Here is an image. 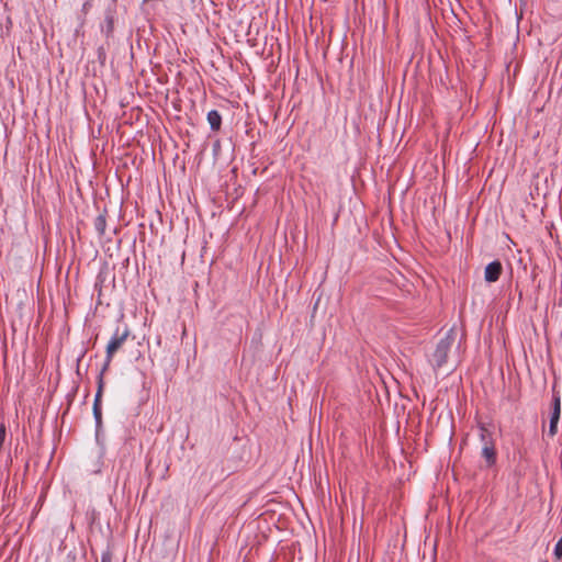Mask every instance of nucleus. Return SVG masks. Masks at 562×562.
<instances>
[{
    "mask_svg": "<svg viewBox=\"0 0 562 562\" xmlns=\"http://www.w3.org/2000/svg\"><path fill=\"white\" fill-rule=\"evenodd\" d=\"M561 415V398L560 393L555 391V387L552 389V402H551V412H550V424L548 435L553 437L558 431V423L560 420Z\"/></svg>",
    "mask_w": 562,
    "mask_h": 562,
    "instance_id": "20e7f679",
    "label": "nucleus"
},
{
    "mask_svg": "<svg viewBox=\"0 0 562 562\" xmlns=\"http://www.w3.org/2000/svg\"><path fill=\"white\" fill-rule=\"evenodd\" d=\"M108 210L104 207L102 212L94 218V228L99 237H103L106 228Z\"/></svg>",
    "mask_w": 562,
    "mask_h": 562,
    "instance_id": "1a4fd4ad",
    "label": "nucleus"
},
{
    "mask_svg": "<svg viewBox=\"0 0 562 562\" xmlns=\"http://www.w3.org/2000/svg\"><path fill=\"white\" fill-rule=\"evenodd\" d=\"M207 122L213 132H218L222 127V115L217 110H211L207 113Z\"/></svg>",
    "mask_w": 562,
    "mask_h": 562,
    "instance_id": "9d476101",
    "label": "nucleus"
},
{
    "mask_svg": "<svg viewBox=\"0 0 562 562\" xmlns=\"http://www.w3.org/2000/svg\"><path fill=\"white\" fill-rule=\"evenodd\" d=\"M113 553L110 549L105 550L101 555V562H112Z\"/></svg>",
    "mask_w": 562,
    "mask_h": 562,
    "instance_id": "f8f14e48",
    "label": "nucleus"
},
{
    "mask_svg": "<svg viewBox=\"0 0 562 562\" xmlns=\"http://www.w3.org/2000/svg\"><path fill=\"white\" fill-rule=\"evenodd\" d=\"M104 282V279L101 277V273L97 277V283H95V288L97 286H102V283Z\"/></svg>",
    "mask_w": 562,
    "mask_h": 562,
    "instance_id": "2eb2a0df",
    "label": "nucleus"
},
{
    "mask_svg": "<svg viewBox=\"0 0 562 562\" xmlns=\"http://www.w3.org/2000/svg\"><path fill=\"white\" fill-rule=\"evenodd\" d=\"M554 557L557 560H561L562 559V537L559 539V541L557 542L555 547H554Z\"/></svg>",
    "mask_w": 562,
    "mask_h": 562,
    "instance_id": "9b49d317",
    "label": "nucleus"
},
{
    "mask_svg": "<svg viewBox=\"0 0 562 562\" xmlns=\"http://www.w3.org/2000/svg\"><path fill=\"white\" fill-rule=\"evenodd\" d=\"M91 5H92V4H91V0H88V1H86V2L83 3V5H82V10H83L85 12H87V11L91 8Z\"/></svg>",
    "mask_w": 562,
    "mask_h": 562,
    "instance_id": "4468645a",
    "label": "nucleus"
},
{
    "mask_svg": "<svg viewBox=\"0 0 562 562\" xmlns=\"http://www.w3.org/2000/svg\"><path fill=\"white\" fill-rule=\"evenodd\" d=\"M116 8H117L116 0H112V2L108 5V8L104 11V23H105V25L102 26L101 31L105 35L106 38L112 37L113 33H114V22H115V18H116Z\"/></svg>",
    "mask_w": 562,
    "mask_h": 562,
    "instance_id": "39448f33",
    "label": "nucleus"
},
{
    "mask_svg": "<svg viewBox=\"0 0 562 562\" xmlns=\"http://www.w3.org/2000/svg\"><path fill=\"white\" fill-rule=\"evenodd\" d=\"M476 426L479 428V438L482 442V446L495 443L494 439V426L492 424H486L481 419L476 418Z\"/></svg>",
    "mask_w": 562,
    "mask_h": 562,
    "instance_id": "423d86ee",
    "label": "nucleus"
},
{
    "mask_svg": "<svg viewBox=\"0 0 562 562\" xmlns=\"http://www.w3.org/2000/svg\"><path fill=\"white\" fill-rule=\"evenodd\" d=\"M522 299V292H519V300Z\"/></svg>",
    "mask_w": 562,
    "mask_h": 562,
    "instance_id": "dca6fc26",
    "label": "nucleus"
},
{
    "mask_svg": "<svg viewBox=\"0 0 562 562\" xmlns=\"http://www.w3.org/2000/svg\"><path fill=\"white\" fill-rule=\"evenodd\" d=\"M200 477H201V479H204V480H206V479H209V480H210V479H211V477H210V473H209L207 469L202 470V472H201V474H200Z\"/></svg>",
    "mask_w": 562,
    "mask_h": 562,
    "instance_id": "ddd939ff",
    "label": "nucleus"
},
{
    "mask_svg": "<svg viewBox=\"0 0 562 562\" xmlns=\"http://www.w3.org/2000/svg\"><path fill=\"white\" fill-rule=\"evenodd\" d=\"M98 387L93 401V417L95 420V435L99 436V432L102 429V395L104 391V376L98 375L97 381Z\"/></svg>",
    "mask_w": 562,
    "mask_h": 562,
    "instance_id": "7ed1b4c3",
    "label": "nucleus"
},
{
    "mask_svg": "<svg viewBox=\"0 0 562 562\" xmlns=\"http://www.w3.org/2000/svg\"><path fill=\"white\" fill-rule=\"evenodd\" d=\"M503 273V265L499 260L490 262L484 270V280L488 283L498 281Z\"/></svg>",
    "mask_w": 562,
    "mask_h": 562,
    "instance_id": "0eeeda50",
    "label": "nucleus"
},
{
    "mask_svg": "<svg viewBox=\"0 0 562 562\" xmlns=\"http://www.w3.org/2000/svg\"><path fill=\"white\" fill-rule=\"evenodd\" d=\"M131 331L127 326L123 328L116 327L110 341L108 342L105 350V361L100 370L99 375L104 376V373L109 370L110 363L113 359L114 353L122 347Z\"/></svg>",
    "mask_w": 562,
    "mask_h": 562,
    "instance_id": "f257e3e1",
    "label": "nucleus"
},
{
    "mask_svg": "<svg viewBox=\"0 0 562 562\" xmlns=\"http://www.w3.org/2000/svg\"><path fill=\"white\" fill-rule=\"evenodd\" d=\"M454 340L456 333L453 329H450L447 331L446 336L438 341L431 359V364L435 370L440 369L447 363L448 353L454 344Z\"/></svg>",
    "mask_w": 562,
    "mask_h": 562,
    "instance_id": "f03ea898",
    "label": "nucleus"
},
{
    "mask_svg": "<svg viewBox=\"0 0 562 562\" xmlns=\"http://www.w3.org/2000/svg\"><path fill=\"white\" fill-rule=\"evenodd\" d=\"M481 456L485 461L486 469H491L496 465L497 450L495 443L482 446Z\"/></svg>",
    "mask_w": 562,
    "mask_h": 562,
    "instance_id": "6e6552de",
    "label": "nucleus"
}]
</instances>
